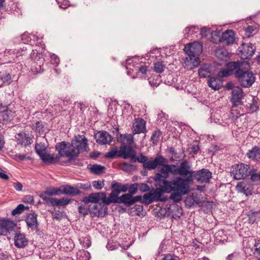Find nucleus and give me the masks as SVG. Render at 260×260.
<instances>
[{
    "instance_id": "nucleus-1",
    "label": "nucleus",
    "mask_w": 260,
    "mask_h": 260,
    "mask_svg": "<svg viewBox=\"0 0 260 260\" xmlns=\"http://www.w3.org/2000/svg\"><path fill=\"white\" fill-rule=\"evenodd\" d=\"M163 163L157 166L158 173L151 177L155 182L154 186L162 189H167L168 192L180 193L182 178L184 161L177 167L175 165Z\"/></svg>"
},
{
    "instance_id": "nucleus-2",
    "label": "nucleus",
    "mask_w": 260,
    "mask_h": 260,
    "mask_svg": "<svg viewBox=\"0 0 260 260\" xmlns=\"http://www.w3.org/2000/svg\"><path fill=\"white\" fill-rule=\"evenodd\" d=\"M212 178V173L207 169H202L198 171L191 170V166L187 160H184L181 188L180 193H172L170 199L175 203H179L182 200V196L188 194L190 191V185L193 180L202 184L208 183Z\"/></svg>"
},
{
    "instance_id": "nucleus-3",
    "label": "nucleus",
    "mask_w": 260,
    "mask_h": 260,
    "mask_svg": "<svg viewBox=\"0 0 260 260\" xmlns=\"http://www.w3.org/2000/svg\"><path fill=\"white\" fill-rule=\"evenodd\" d=\"M225 68L218 72L219 77H228L234 75L240 85L244 88L251 87L255 81V76L249 70V64L244 61H229L225 64Z\"/></svg>"
},
{
    "instance_id": "nucleus-4",
    "label": "nucleus",
    "mask_w": 260,
    "mask_h": 260,
    "mask_svg": "<svg viewBox=\"0 0 260 260\" xmlns=\"http://www.w3.org/2000/svg\"><path fill=\"white\" fill-rule=\"evenodd\" d=\"M195 43H189L185 46L184 51L188 56L184 60V68L188 70H192L198 67L201 62L200 58L196 56Z\"/></svg>"
},
{
    "instance_id": "nucleus-5",
    "label": "nucleus",
    "mask_w": 260,
    "mask_h": 260,
    "mask_svg": "<svg viewBox=\"0 0 260 260\" xmlns=\"http://www.w3.org/2000/svg\"><path fill=\"white\" fill-rule=\"evenodd\" d=\"M155 189H154L153 187H151V191L148 193H145L143 197L142 203L148 205L154 201L156 202H165L168 200L167 197H162V195L164 193H169L167 191V189H162L159 187H156Z\"/></svg>"
},
{
    "instance_id": "nucleus-6",
    "label": "nucleus",
    "mask_w": 260,
    "mask_h": 260,
    "mask_svg": "<svg viewBox=\"0 0 260 260\" xmlns=\"http://www.w3.org/2000/svg\"><path fill=\"white\" fill-rule=\"evenodd\" d=\"M73 146L71 143L66 141L57 143L55 145V150L58 152V156L60 158L63 156L68 157V160L67 162L75 160L78 157V153H75Z\"/></svg>"
},
{
    "instance_id": "nucleus-7",
    "label": "nucleus",
    "mask_w": 260,
    "mask_h": 260,
    "mask_svg": "<svg viewBox=\"0 0 260 260\" xmlns=\"http://www.w3.org/2000/svg\"><path fill=\"white\" fill-rule=\"evenodd\" d=\"M136 152L135 150L130 146L121 145L118 151L117 147L112 149L107 152L105 156L107 158H114L115 156L121 157L124 159L129 158Z\"/></svg>"
},
{
    "instance_id": "nucleus-8",
    "label": "nucleus",
    "mask_w": 260,
    "mask_h": 260,
    "mask_svg": "<svg viewBox=\"0 0 260 260\" xmlns=\"http://www.w3.org/2000/svg\"><path fill=\"white\" fill-rule=\"evenodd\" d=\"M120 186L121 183L118 182L116 181H113L111 184V192L109 194V198H108L109 204H122L123 200V194L119 197L118 195L120 193Z\"/></svg>"
},
{
    "instance_id": "nucleus-9",
    "label": "nucleus",
    "mask_w": 260,
    "mask_h": 260,
    "mask_svg": "<svg viewBox=\"0 0 260 260\" xmlns=\"http://www.w3.org/2000/svg\"><path fill=\"white\" fill-rule=\"evenodd\" d=\"M244 96V93L243 90L239 86H236L232 91L230 102L232 104V109L231 111L233 114H234V111L238 112V109L234 110L235 108H237L238 106L243 105L242 99Z\"/></svg>"
},
{
    "instance_id": "nucleus-10",
    "label": "nucleus",
    "mask_w": 260,
    "mask_h": 260,
    "mask_svg": "<svg viewBox=\"0 0 260 260\" xmlns=\"http://www.w3.org/2000/svg\"><path fill=\"white\" fill-rule=\"evenodd\" d=\"M100 200L106 205H110L105 192L91 193L87 197H84L81 201L85 204H93L99 203Z\"/></svg>"
},
{
    "instance_id": "nucleus-11",
    "label": "nucleus",
    "mask_w": 260,
    "mask_h": 260,
    "mask_svg": "<svg viewBox=\"0 0 260 260\" xmlns=\"http://www.w3.org/2000/svg\"><path fill=\"white\" fill-rule=\"evenodd\" d=\"M106 204L102 203H97L89 205V214L91 216L104 217L108 213V207Z\"/></svg>"
},
{
    "instance_id": "nucleus-12",
    "label": "nucleus",
    "mask_w": 260,
    "mask_h": 260,
    "mask_svg": "<svg viewBox=\"0 0 260 260\" xmlns=\"http://www.w3.org/2000/svg\"><path fill=\"white\" fill-rule=\"evenodd\" d=\"M251 169L248 165L241 163L235 166L233 171L234 178L236 180H240L247 178L249 176Z\"/></svg>"
},
{
    "instance_id": "nucleus-13",
    "label": "nucleus",
    "mask_w": 260,
    "mask_h": 260,
    "mask_svg": "<svg viewBox=\"0 0 260 260\" xmlns=\"http://www.w3.org/2000/svg\"><path fill=\"white\" fill-rule=\"evenodd\" d=\"M239 48L241 49L239 51L238 54L243 60L250 59L255 51V48L253 47L252 43H243L241 44V47H240Z\"/></svg>"
},
{
    "instance_id": "nucleus-14",
    "label": "nucleus",
    "mask_w": 260,
    "mask_h": 260,
    "mask_svg": "<svg viewBox=\"0 0 260 260\" xmlns=\"http://www.w3.org/2000/svg\"><path fill=\"white\" fill-rule=\"evenodd\" d=\"M24 220L28 228L31 231H38L39 230V223L38 221V214L35 212L26 214Z\"/></svg>"
},
{
    "instance_id": "nucleus-15",
    "label": "nucleus",
    "mask_w": 260,
    "mask_h": 260,
    "mask_svg": "<svg viewBox=\"0 0 260 260\" xmlns=\"http://www.w3.org/2000/svg\"><path fill=\"white\" fill-rule=\"evenodd\" d=\"M16 226L17 224L10 219L0 218V233H3V236H7Z\"/></svg>"
},
{
    "instance_id": "nucleus-16",
    "label": "nucleus",
    "mask_w": 260,
    "mask_h": 260,
    "mask_svg": "<svg viewBox=\"0 0 260 260\" xmlns=\"http://www.w3.org/2000/svg\"><path fill=\"white\" fill-rule=\"evenodd\" d=\"M163 163H168L167 159L163 156L157 155L153 160H149L143 164L144 169L152 170L156 169L159 165H163Z\"/></svg>"
},
{
    "instance_id": "nucleus-17",
    "label": "nucleus",
    "mask_w": 260,
    "mask_h": 260,
    "mask_svg": "<svg viewBox=\"0 0 260 260\" xmlns=\"http://www.w3.org/2000/svg\"><path fill=\"white\" fill-rule=\"evenodd\" d=\"M28 241L24 234L16 231L14 236L15 246L19 248H23L28 244Z\"/></svg>"
},
{
    "instance_id": "nucleus-18",
    "label": "nucleus",
    "mask_w": 260,
    "mask_h": 260,
    "mask_svg": "<svg viewBox=\"0 0 260 260\" xmlns=\"http://www.w3.org/2000/svg\"><path fill=\"white\" fill-rule=\"evenodd\" d=\"M45 59L43 57L39 56L35 61L32 62L30 70L34 74H41L44 70V62Z\"/></svg>"
},
{
    "instance_id": "nucleus-19",
    "label": "nucleus",
    "mask_w": 260,
    "mask_h": 260,
    "mask_svg": "<svg viewBox=\"0 0 260 260\" xmlns=\"http://www.w3.org/2000/svg\"><path fill=\"white\" fill-rule=\"evenodd\" d=\"M87 139L86 138H83L81 140L76 139L72 142L73 144V148L75 151V153L78 152V155H79L81 151H84L86 150V148L87 146V143L86 142Z\"/></svg>"
},
{
    "instance_id": "nucleus-20",
    "label": "nucleus",
    "mask_w": 260,
    "mask_h": 260,
    "mask_svg": "<svg viewBox=\"0 0 260 260\" xmlns=\"http://www.w3.org/2000/svg\"><path fill=\"white\" fill-rule=\"evenodd\" d=\"M219 41L225 42L226 45L233 44L235 41L234 31L231 29L225 30L222 33Z\"/></svg>"
},
{
    "instance_id": "nucleus-21",
    "label": "nucleus",
    "mask_w": 260,
    "mask_h": 260,
    "mask_svg": "<svg viewBox=\"0 0 260 260\" xmlns=\"http://www.w3.org/2000/svg\"><path fill=\"white\" fill-rule=\"evenodd\" d=\"M62 194L75 197L80 194L82 192L77 188L69 184L61 185Z\"/></svg>"
},
{
    "instance_id": "nucleus-22",
    "label": "nucleus",
    "mask_w": 260,
    "mask_h": 260,
    "mask_svg": "<svg viewBox=\"0 0 260 260\" xmlns=\"http://www.w3.org/2000/svg\"><path fill=\"white\" fill-rule=\"evenodd\" d=\"M212 73V66L210 64L204 63L198 69V75L201 78H210Z\"/></svg>"
},
{
    "instance_id": "nucleus-23",
    "label": "nucleus",
    "mask_w": 260,
    "mask_h": 260,
    "mask_svg": "<svg viewBox=\"0 0 260 260\" xmlns=\"http://www.w3.org/2000/svg\"><path fill=\"white\" fill-rule=\"evenodd\" d=\"M222 77L211 76L208 81V86L214 90L220 89L222 86V81L220 79Z\"/></svg>"
},
{
    "instance_id": "nucleus-24",
    "label": "nucleus",
    "mask_w": 260,
    "mask_h": 260,
    "mask_svg": "<svg viewBox=\"0 0 260 260\" xmlns=\"http://www.w3.org/2000/svg\"><path fill=\"white\" fill-rule=\"evenodd\" d=\"M120 130L123 129V125L119 124L118 120L114 118L111 119L110 121H107L106 123H104L103 128L101 130Z\"/></svg>"
},
{
    "instance_id": "nucleus-25",
    "label": "nucleus",
    "mask_w": 260,
    "mask_h": 260,
    "mask_svg": "<svg viewBox=\"0 0 260 260\" xmlns=\"http://www.w3.org/2000/svg\"><path fill=\"white\" fill-rule=\"evenodd\" d=\"M259 109V106L258 105V102L257 101V100H256L255 98H253L251 103H250L249 107L247 109L246 111H243V110L242 111V112H241L240 111H238V112H237V114L235 115L237 117L244 115L245 113H253L254 112H256Z\"/></svg>"
},
{
    "instance_id": "nucleus-26",
    "label": "nucleus",
    "mask_w": 260,
    "mask_h": 260,
    "mask_svg": "<svg viewBox=\"0 0 260 260\" xmlns=\"http://www.w3.org/2000/svg\"><path fill=\"white\" fill-rule=\"evenodd\" d=\"M168 210L169 214L173 218L180 217L182 215V208L175 204L170 205Z\"/></svg>"
},
{
    "instance_id": "nucleus-27",
    "label": "nucleus",
    "mask_w": 260,
    "mask_h": 260,
    "mask_svg": "<svg viewBox=\"0 0 260 260\" xmlns=\"http://www.w3.org/2000/svg\"><path fill=\"white\" fill-rule=\"evenodd\" d=\"M146 121L141 117L135 118L132 130H146Z\"/></svg>"
},
{
    "instance_id": "nucleus-28",
    "label": "nucleus",
    "mask_w": 260,
    "mask_h": 260,
    "mask_svg": "<svg viewBox=\"0 0 260 260\" xmlns=\"http://www.w3.org/2000/svg\"><path fill=\"white\" fill-rule=\"evenodd\" d=\"M16 139L19 141L18 144L23 145L25 147L31 144L33 142L31 137L23 132L19 133Z\"/></svg>"
},
{
    "instance_id": "nucleus-29",
    "label": "nucleus",
    "mask_w": 260,
    "mask_h": 260,
    "mask_svg": "<svg viewBox=\"0 0 260 260\" xmlns=\"http://www.w3.org/2000/svg\"><path fill=\"white\" fill-rule=\"evenodd\" d=\"M36 115V117L41 119H44L46 118V120L48 119L51 120L54 117V114L52 112L49 110L48 109H43L41 111L36 112L35 113Z\"/></svg>"
},
{
    "instance_id": "nucleus-30",
    "label": "nucleus",
    "mask_w": 260,
    "mask_h": 260,
    "mask_svg": "<svg viewBox=\"0 0 260 260\" xmlns=\"http://www.w3.org/2000/svg\"><path fill=\"white\" fill-rule=\"evenodd\" d=\"M142 198L143 197L141 196H132L127 199H124L122 204H123L126 207H129L137 202H141L142 203Z\"/></svg>"
},
{
    "instance_id": "nucleus-31",
    "label": "nucleus",
    "mask_w": 260,
    "mask_h": 260,
    "mask_svg": "<svg viewBox=\"0 0 260 260\" xmlns=\"http://www.w3.org/2000/svg\"><path fill=\"white\" fill-rule=\"evenodd\" d=\"M41 160L47 165L54 164L60 159L59 156L57 155L55 157L52 156L50 154H44L41 158Z\"/></svg>"
},
{
    "instance_id": "nucleus-32",
    "label": "nucleus",
    "mask_w": 260,
    "mask_h": 260,
    "mask_svg": "<svg viewBox=\"0 0 260 260\" xmlns=\"http://www.w3.org/2000/svg\"><path fill=\"white\" fill-rule=\"evenodd\" d=\"M248 158L258 161L260 160V148L257 146L254 147L251 150L248 151L247 153Z\"/></svg>"
},
{
    "instance_id": "nucleus-33",
    "label": "nucleus",
    "mask_w": 260,
    "mask_h": 260,
    "mask_svg": "<svg viewBox=\"0 0 260 260\" xmlns=\"http://www.w3.org/2000/svg\"><path fill=\"white\" fill-rule=\"evenodd\" d=\"M100 135L98 138H96V142L100 145H104L108 143V138H111V136L107 131H98Z\"/></svg>"
},
{
    "instance_id": "nucleus-34",
    "label": "nucleus",
    "mask_w": 260,
    "mask_h": 260,
    "mask_svg": "<svg viewBox=\"0 0 260 260\" xmlns=\"http://www.w3.org/2000/svg\"><path fill=\"white\" fill-rule=\"evenodd\" d=\"M128 187V192L123 194L124 200L132 196H134L138 192V190L139 189V184L138 183L129 184Z\"/></svg>"
},
{
    "instance_id": "nucleus-35",
    "label": "nucleus",
    "mask_w": 260,
    "mask_h": 260,
    "mask_svg": "<svg viewBox=\"0 0 260 260\" xmlns=\"http://www.w3.org/2000/svg\"><path fill=\"white\" fill-rule=\"evenodd\" d=\"M42 194H45L46 196H52L53 195L60 196L62 194L61 185L59 188L56 187H48L46 190L43 192Z\"/></svg>"
},
{
    "instance_id": "nucleus-36",
    "label": "nucleus",
    "mask_w": 260,
    "mask_h": 260,
    "mask_svg": "<svg viewBox=\"0 0 260 260\" xmlns=\"http://www.w3.org/2000/svg\"><path fill=\"white\" fill-rule=\"evenodd\" d=\"M13 116V112L11 110H9L8 108H7L6 109L0 112V121L1 120L3 121L10 120Z\"/></svg>"
},
{
    "instance_id": "nucleus-37",
    "label": "nucleus",
    "mask_w": 260,
    "mask_h": 260,
    "mask_svg": "<svg viewBox=\"0 0 260 260\" xmlns=\"http://www.w3.org/2000/svg\"><path fill=\"white\" fill-rule=\"evenodd\" d=\"M105 170V167L98 164L93 165L90 168V170L91 173L98 175L102 174Z\"/></svg>"
},
{
    "instance_id": "nucleus-38",
    "label": "nucleus",
    "mask_w": 260,
    "mask_h": 260,
    "mask_svg": "<svg viewBox=\"0 0 260 260\" xmlns=\"http://www.w3.org/2000/svg\"><path fill=\"white\" fill-rule=\"evenodd\" d=\"M143 210V206L140 205L136 204L133 207L130 208L128 209L129 214L132 215L133 213H135V215L140 216L141 212Z\"/></svg>"
},
{
    "instance_id": "nucleus-39",
    "label": "nucleus",
    "mask_w": 260,
    "mask_h": 260,
    "mask_svg": "<svg viewBox=\"0 0 260 260\" xmlns=\"http://www.w3.org/2000/svg\"><path fill=\"white\" fill-rule=\"evenodd\" d=\"M40 197L47 205H51L52 206H56V199L50 198L48 197V196H46L45 194H40Z\"/></svg>"
},
{
    "instance_id": "nucleus-40",
    "label": "nucleus",
    "mask_w": 260,
    "mask_h": 260,
    "mask_svg": "<svg viewBox=\"0 0 260 260\" xmlns=\"http://www.w3.org/2000/svg\"><path fill=\"white\" fill-rule=\"evenodd\" d=\"M149 83L152 87H157L161 82L159 75H156L150 77L148 79Z\"/></svg>"
},
{
    "instance_id": "nucleus-41",
    "label": "nucleus",
    "mask_w": 260,
    "mask_h": 260,
    "mask_svg": "<svg viewBox=\"0 0 260 260\" xmlns=\"http://www.w3.org/2000/svg\"><path fill=\"white\" fill-rule=\"evenodd\" d=\"M35 148L37 154L40 158L46 153V148L44 144L37 143Z\"/></svg>"
},
{
    "instance_id": "nucleus-42",
    "label": "nucleus",
    "mask_w": 260,
    "mask_h": 260,
    "mask_svg": "<svg viewBox=\"0 0 260 260\" xmlns=\"http://www.w3.org/2000/svg\"><path fill=\"white\" fill-rule=\"evenodd\" d=\"M147 131H133V135H124V139L126 140L127 143L129 145H131L134 142L133 135L135 134H139L140 133H145Z\"/></svg>"
},
{
    "instance_id": "nucleus-43",
    "label": "nucleus",
    "mask_w": 260,
    "mask_h": 260,
    "mask_svg": "<svg viewBox=\"0 0 260 260\" xmlns=\"http://www.w3.org/2000/svg\"><path fill=\"white\" fill-rule=\"evenodd\" d=\"M165 65L162 62L157 61L154 64V71L157 73H161L164 72Z\"/></svg>"
},
{
    "instance_id": "nucleus-44",
    "label": "nucleus",
    "mask_w": 260,
    "mask_h": 260,
    "mask_svg": "<svg viewBox=\"0 0 260 260\" xmlns=\"http://www.w3.org/2000/svg\"><path fill=\"white\" fill-rule=\"evenodd\" d=\"M77 258L78 260H89V253L84 250L80 251L77 253Z\"/></svg>"
},
{
    "instance_id": "nucleus-45",
    "label": "nucleus",
    "mask_w": 260,
    "mask_h": 260,
    "mask_svg": "<svg viewBox=\"0 0 260 260\" xmlns=\"http://www.w3.org/2000/svg\"><path fill=\"white\" fill-rule=\"evenodd\" d=\"M171 124H173L174 126H178L179 128H180L181 130H184V129H190L193 130V129L188 124H186L185 123L183 122H179L177 121L175 122H171Z\"/></svg>"
},
{
    "instance_id": "nucleus-46",
    "label": "nucleus",
    "mask_w": 260,
    "mask_h": 260,
    "mask_svg": "<svg viewBox=\"0 0 260 260\" xmlns=\"http://www.w3.org/2000/svg\"><path fill=\"white\" fill-rule=\"evenodd\" d=\"M24 211V205L22 204H19L12 212V215L14 216L17 214H21Z\"/></svg>"
},
{
    "instance_id": "nucleus-47",
    "label": "nucleus",
    "mask_w": 260,
    "mask_h": 260,
    "mask_svg": "<svg viewBox=\"0 0 260 260\" xmlns=\"http://www.w3.org/2000/svg\"><path fill=\"white\" fill-rule=\"evenodd\" d=\"M258 213V212L257 211H253L252 210H251L246 214L247 216L248 217V220L249 221V222L253 223L255 221V214Z\"/></svg>"
},
{
    "instance_id": "nucleus-48",
    "label": "nucleus",
    "mask_w": 260,
    "mask_h": 260,
    "mask_svg": "<svg viewBox=\"0 0 260 260\" xmlns=\"http://www.w3.org/2000/svg\"><path fill=\"white\" fill-rule=\"evenodd\" d=\"M236 188L238 191L248 196V193L246 192V186L243 182H238Z\"/></svg>"
},
{
    "instance_id": "nucleus-49",
    "label": "nucleus",
    "mask_w": 260,
    "mask_h": 260,
    "mask_svg": "<svg viewBox=\"0 0 260 260\" xmlns=\"http://www.w3.org/2000/svg\"><path fill=\"white\" fill-rule=\"evenodd\" d=\"M71 201V199L68 198H62L60 199H57L56 206H65L69 204Z\"/></svg>"
},
{
    "instance_id": "nucleus-50",
    "label": "nucleus",
    "mask_w": 260,
    "mask_h": 260,
    "mask_svg": "<svg viewBox=\"0 0 260 260\" xmlns=\"http://www.w3.org/2000/svg\"><path fill=\"white\" fill-rule=\"evenodd\" d=\"M31 38L28 33L25 32L21 35V41L23 43L28 44L31 42Z\"/></svg>"
},
{
    "instance_id": "nucleus-51",
    "label": "nucleus",
    "mask_w": 260,
    "mask_h": 260,
    "mask_svg": "<svg viewBox=\"0 0 260 260\" xmlns=\"http://www.w3.org/2000/svg\"><path fill=\"white\" fill-rule=\"evenodd\" d=\"M1 79L3 82V83H6L9 85L12 82V77L10 74H5L1 76Z\"/></svg>"
},
{
    "instance_id": "nucleus-52",
    "label": "nucleus",
    "mask_w": 260,
    "mask_h": 260,
    "mask_svg": "<svg viewBox=\"0 0 260 260\" xmlns=\"http://www.w3.org/2000/svg\"><path fill=\"white\" fill-rule=\"evenodd\" d=\"M139 184V189L140 191L142 192H146V191H151V188L148 186L147 183H138Z\"/></svg>"
},
{
    "instance_id": "nucleus-53",
    "label": "nucleus",
    "mask_w": 260,
    "mask_h": 260,
    "mask_svg": "<svg viewBox=\"0 0 260 260\" xmlns=\"http://www.w3.org/2000/svg\"><path fill=\"white\" fill-rule=\"evenodd\" d=\"M78 212L80 214H82L84 216L89 213V208L85 207L82 205L79 206Z\"/></svg>"
},
{
    "instance_id": "nucleus-54",
    "label": "nucleus",
    "mask_w": 260,
    "mask_h": 260,
    "mask_svg": "<svg viewBox=\"0 0 260 260\" xmlns=\"http://www.w3.org/2000/svg\"><path fill=\"white\" fill-rule=\"evenodd\" d=\"M92 186L95 189L97 190H100L104 186V180H103V181H94L92 182Z\"/></svg>"
},
{
    "instance_id": "nucleus-55",
    "label": "nucleus",
    "mask_w": 260,
    "mask_h": 260,
    "mask_svg": "<svg viewBox=\"0 0 260 260\" xmlns=\"http://www.w3.org/2000/svg\"><path fill=\"white\" fill-rule=\"evenodd\" d=\"M79 240L84 247L88 248L91 245V241L88 237H82Z\"/></svg>"
},
{
    "instance_id": "nucleus-56",
    "label": "nucleus",
    "mask_w": 260,
    "mask_h": 260,
    "mask_svg": "<svg viewBox=\"0 0 260 260\" xmlns=\"http://www.w3.org/2000/svg\"><path fill=\"white\" fill-rule=\"evenodd\" d=\"M161 135V131H154L151 137V140L154 142H158L159 140V137Z\"/></svg>"
},
{
    "instance_id": "nucleus-57",
    "label": "nucleus",
    "mask_w": 260,
    "mask_h": 260,
    "mask_svg": "<svg viewBox=\"0 0 260 260\" xmlns=\"http://www.w3.org/2000/svg\"><path fill=\"white\" fill-rule=\"evenodd\" d=\"M103 125H104V123L103 122L97 120L94 122L92 130H101L102 128H103Z\"/></svg>"
},
{
    "instance_id": "nucleus-58",
    "label": "nucleus",
    "mask_w": 260,
    "mask_h": 260,
    "mask_svg": "<svg viewBox=\"0 0 260 260\" xmlns=\"http://www.w3.org/2000/svg\"><path fill=\"white\" fill-rule=\"evenodd\" d=\"M25 159H30V156L27 157L26 154H19L15 155V159L16 161H23Z\"/></svg>"
},
{
    "instance_id": "nucleus-59",
    "label": "nucleus",
    "mask_w": 260,
    "mask_h": 260,
    "mask_svg": "<svg viewBox=\"0 0 260 260\" xmlns=\"http://www.w3.org/2000/svg\"><path fill=\"white\" fill-rule=\"evenodd\" d=\"M210 28L207 27H203L201 29L200 34L202 37L206 38L210 34Z\"/></svg>"
},
{
    "instance_id": "nucleus-60",
    "label": "nucleus",
    "mask_w": 260,
    "mask_h": 260,
    "mask_svg": "<svg viewBox=\"0 0 260 260\" xmlns=\"http://www.w3.org/2000/svg\"><path fill=\"white\" fill-rule=\"evenodd\" d=\"M191 199L197 205H198L200 206H202L203 205L202 202L201 201L200 197H198L197 194L195 196L192 194L191 196Z\"/></svg>"
},
{
    "instance_id": "nucleus-61",
    "label": "nucleus",
    "mask_w": 260,
    "mask_h": 260,
    "mask_svg": "<svg viewBox=\"0 0 260 260\" xmlns=\"http://www.w3.org/2000/svg\"><path fill=\"white\" fill-rule=\"evenodd\" d=\"M22 202L25 203H33L34 197L31 195L25 196L22 199Z\"/></svg>"
},
{
    "instance_id": "nucleus-62",
    "label": "nucleus",
    "mask_w": 260,
    "mask_h": 260,
    "mask_svg": "<svg viewBox=\"0 0 260 260\" xmlns=\"http://www.w3.org/2000/svg\"><path fill=\"white\" fill-rule=\"evenodd\" d=\"M215 54L217 57H218L220 59H223L224 57L226 56L225 54V52L222 50V49H217L215 51Z\"/></svg>"
},
{
    "instance_id": "nucleus-63",
    "label": "nucleus",
    "mask_w": 260,
    "mask_h": 260,
    "mask_svg": "<svg viewBox=\"0 0 260 260\" xmlns=\"http://www.w3.org/2000/svg\"><path fill=\"white\" fill-rule=\"evenodd\" d=\"M161 260H180L179 258L175 255L171 254L166 255Z\"/></svg>"
},
{
    "instance_id": "nucleus-64",
    "label": "nucleus",
    "mask_w": 260,
    "mask_h": 260,
    "mask_svg": "<svg viewBox=\"0 0 260 260\" xmlns=\"http://www.w3.org/2000/svg\"><path fill=\"white\" fill-rule=\"evenodd\" d=\"M34 127L36 129V130H41L44 127V124L42 121L40 120L35 122V124H33Z\"/></svg>"
}]
</instances>
